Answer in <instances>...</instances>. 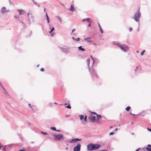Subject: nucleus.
I'll list each match as a JSON object with an SVG mask.
<instances>
[{"mask_svg": "<svg viewBox=\"0 0 151 151\" xmlns=\"http://www.w3.org/2000/svg\"><path fill=\"white\" fill-rule=\"evenodd\" d=\"M101 147L100 145L90 143L87 146V150L89 151L98 150Z\"/></svg>", "mask_w": 151, "mask_h": 151, "instance_id": "f257e3e1", "label": "nucleus"}, {"mask_svg": "<svg viewBox=\"0 0 151 151\" xmlns=\"http://www.w3.org/2000/svg\"><path fill=\"white\" fill-rule=\"evenodd\" d=\"M141 17V13L140 12L139 9H138L134 14L132 19L137 22H139L140 19Z\"/></svg>", "mask_w": 151, "mask_h": 151, "instance_id": "f03ea898", "label": "nucleus"}, {"mask_svg": "<svg viewBox=\"0 0 151 151\" xmlns=\"http://www.w3.org/2000/svg\"><path fill=\"white\" fill-rule=\"evenodd\" d=\"M86 62L87 63V65L88 66V67L89 68V70L90 72L93 75L94 74H95L96 77L97 76V75L96 74V73H95L94 70L93 69H91L89 68V64L90 63V60L89 59H88L87 60Z\"/></svg>", "mask_w": 151, "mask_h": 151, "instance_id": "7ed1b4c3", "label": "nucleus"}, {"mask_svg": "<svg viewBox=\"0 0 151 151\" xmlns=\"http://www.w3.org/2000/svg\"><path fill=\"white\" fill-rule=\"evenodd\" d=\"M55 139L56 140L60 141L61 139H63V136L62 134H59L56 135H54Z\"/></svg>", "mask_w": 151, "mask_h": 151, "instance_id": "20e7f679", "label": "nucleus"}, {"mask_svg": "<svg viewBox=\"0 0 151 151\" xmlns=\"http://www.w3.org/2000/svg\"><path fill=\"white\" fill-rule=\"evenodd\" d=\"M121 49L124 52H126L129 50V47H128L125 44L122 45Z\"/></svg>", "mask_w": 151, "mask_h": 151, "instance_id": "39448f33", "label": "nucleus"}, {"mask_svg": "<svg viewBox=\"0 0 151 151\" xmlns=\"http://www.w3.org/2000/svg\"><path fill=\"white\" fill-rule=\"evenodd\" d=\"M60 49L62 51L65 53L68 52L69 50L70 49V47H60Z\"/></svg>", "mask_w": 151, "mask_h": 151, "instance_id": "423d86ee", "label": "nucleus"}, {"mask_svg": "<svg viewBox=\"0 0 151 151\" xmlns=\"http://www.w3.org/2000/svg\"><path fill=\"white\" fill-rule=\"evenodd\" d=\"M81 145L80 144H78L73 149V151H80Z\"/></svg>", "mask_w": 151, "mask_h": 151, "instance_id": "0eeeda50", "label": "nucleus"}, {"mask_svg": "<svg viewBox=\"0 0 151 151\" xmlns=\"http://www.w3.org/2000/svg\"><path fill=\"white\" fill-rule=\"evenodd\" d=\"M9 9H6L5 7H3L2 8L1 12L3 14L5 13L8 12H9Z\"/></svg>", "mask_w": 151, "mask_h": 151, "instance_id": "6e6552de", "label": "nucleus"}, {"mask_svg": "<svg viewBox=\"0 0 151 151\" xmlns=\"http://www.w3.org/2000/svg\"><path fill=\"white\" fill-rule=\"evenodd\" d=\"M81 139H79L78 138L73 139L70 141L69 143H73L76 142L78 141H81Z\"/></svg>", "mask_w": 151, "mask_h": 151, "instance_id": "1a4fd4ad", "label": "nucleus"}, {"mask_svg": "<svg viewBox=\"0 0 151 151\" xmlns=\"http://www.w3.org/2000/svg\"><path fill=\"white\" fill-rule=\"evenodd\" d=\"M89 119L91 122H93L95 121L96 117L93 116H91L89 117Z\"/></svg>", "mask_w": 151, "mask_h": 151, "instance_id": "9d476101", "label": "nucleus"}, {"mask_svg": "<svg viewBox=\"0 0 151 151\" xmlns=\"http://www.w3.org/2000/svg\"><path fill=\"white\" fill-rule=\"evenodd\" d=\"M29 22H34L35 21V16L34 15H31L29 18Z\"/></svg>", "mask_w": 151, "mask_h": 151, "instance_id": "9b49d317", "label": "nucleus"}, {"mask_svg": "<svg viewBox=\"0 0 151 151\" xmlns=\"http://www.w3.org/2000/svg\"><path fill=\"white\" fill-rule=\"evenodd\" d=\"M17 11L19 12V15L24 14L25 13V11L23 9H17Z\"/></svg>", "mask_w": 151, "mask_h": 151, "instance_id": "f8f14e48", "label": "nucleus"}, {"mask_svg": "<svg viewBox=\"0 0 151 151\" xmlns=\"http://www.w3.org/2000/svg\"><path fill=\"white\" fill-rule=\"evenodd\" d=\"M113 44L114 45L117 46L118 47H119L120 48H121L122 45L120 44L118 42H114Z\"/></svg>", "mask_w": 151, "mask_h": 151, "instance_id": "ddd939ff", "label": "nucleus"}, {"mask_svg": "<svg viewBox=\"0 0 151 151\" xmlns=\"http://www.w3.org/2000/svg\"><path fill=\"white\" fill-rule=\"evenodd\" d=\"M56 18H57L58 21L60 23H61L62 21V19L59 16H58L56 17Z\"/></svg>", "mask_w": 151, "mask_h": 151, "instance_id": "4468645a", "label": "nucleus"}, {"mask_svg": "<svg viewBox=\"0 0 151 151\" xmlns=\"http://www.w3.org/2000/svg\"><path fill=\"white\" fill-rule=\"evenodd\" d=\"M2 91L6 95V94H8L7 93V92L6 90L5 89V88L3 86H2Z\"/></svg>", "mask_w": 151, "mask_h": 151, "instance_id": "2eb2a0df", "label": "nucleus"}, {"mask_svg": "<svg viewBox=\"0 0 151 151\" xmlns=\"http://www.w3.org/2000/svg\"><path fill=\"white\" fill-rule=\"evenodd\" d=\"M75 10V9L74 8L73 6H72V5H71L70 6V11H71V12H74Z\"/></svg>", "mask_w": 151, "mask_h": 151, "instance_id": "dca6fc26", "label": "nucleus"}, {"mask_svg": "<svg viewBox=\"0 0 151 151\" xmlns=\"http://www.w3.org/2000/svg\"><path fill=\"white\" fill-rule=\"evenodd\" d=\"M97 119L96 121L98 122L101 118V116L100 115H98V114L96 115Z\"/></svg>", "mask_w": 151, "mask_h": 151, "instance_id": "f3484780", "label": "nucleus"}, {"mask_svg": "<svg viewBox=\"0 0 151 151\" xmlns=\"http://www.w3.org/2000/svg\"><path fill=\"white\" fill-rule=\"evenodd\" d=\"M82 46H80L78 47V50L82 51H84L85 50V49L82 48Z\"/></svg>", "mask_w": 151, "mask_h": 151, "instance_id": "a211bd4d", "label": "nucleus"}, {"mask_svg": "<svg viewBox=\"0 0 151 151\" xmlns=\"http://www.w3.org/2000/svg\"><path fill=\"white\" fill-rule=\"evenodd\" d=\"M91 39V37L87 38L84 39V40L85 41H86L88 42H91V41L89 40Z\"/></svg>", "mask_w": 151, "mask_h": 151, "instance_id": "6ab92c4d", "label": "nucleus"}, {"mask_svg": "<svg viewBox=\"0 0 151 151\" xmlns=\"http://www.w3.org/2000/svg\"><path fill=\"white\" fill-rule=\"evenodd\" d=\"M98 24L99 26V29H100V31L101 32V33L103 34V30H102V29L101 28V25L99 24V23H98Z\"/></svg>", "mask_w": 151, "mask_h": 151, "instance_id": "aec40b11", "label": "nucleus"}, {"mask_svg": "<svg viewBox=\"0 0 151 151\" xmlns=\"http://www.w3.org/2000/svg\"><path fill=\"white\" fill-rule=\"evenodd\" d=\"M72 38L73 40H75L76 41H79L80 40V39L79 38H77L75 39V38H74V37H72Z\"/></svg>", "mask_w": 151, "mask_h": 151, "instance_id": "412c9836", "label": "nucleus"}, {"mask_svg": "<svg viewBox=\"0 0 151 151\" xmlns=\"http://www.w3.org/2000/svg\"><path fill=\"white\" fill-rule=\"evenodd\" d=\"M130 108H131L129 106H128L125 109L127 111H129Z\"/></svg>", "mask_w": 151, "mask_h": 151, "instance_id": "4be33fe9", "label": "nucleus"}, {"mask_svg": "<svg viewBox=\"0 0 151 151\" xmlns=\"http://www.w3.org/2000/svg\"><path fill=\"white\" fill-rule=\"evenodd\" d=\"M79 116L81 120H82L84 118V116L83 115H79Z\"/></svg>", "mask_w": 151, "mask_h": 151, "instance_id": "5701e85b", "label": "nucleus"}, {"mask_svg": "<svg viewBox=\"0 0 151 151\" xmlns=\"http://www.w3.org/2000/svg\"><path fill=\"white\" fill-rule=\"evenodd\" d=\"M50 129L52 130H54V131L56 130V128L54 127H51Z\"/></svg>", "mask_w": 151, "mask_h": 151, "instance_id": "b1692460", "label": "nucleus"}, {"mask_svg": "<svg viewBox=\"0 0 151 151\" xmlns=\"http://www.w3.org/2000/svg\"><path fill=\"white\" fill-rule=\"evenodd\" d=\"M14 18H15V19H17L19 18V16H18L17 15H15L14 16Z\"/></svg>", "mask_w": 151, "mask_h": 151, "instance_id": "393cba45", "label": "nucleus"}, {"mask_svg": "<svg viewBox=\"0 0 151 151\" xmlns=\"http://www.w3.org/2000/svg\"><path fill=\"white\" fill-rule=\"evenodd\" d=\"M91 19L90 18H88L86 19V21L88 22H89V23L90 22V21Z\"/></svg>", "mask_w": 151, "mask_h": 151, "instance_id": "a878e982", "label": "nucleus"}, {"mask_svg": "<svg viewBox=\"0 0 151 151\" xmlns=\"http://www.w3.org/2000/svg\"><path fill=\"white\" fill-rule=\"evenodd\" d=\"M41 134H43V135H47L48 134L47 133H46L43 132L41 131Z\"/></svg>", "mask_w": 151, "mask_h": 151, "instance_id": "bb28decb", "label": "nucleus"}, {"mask_svg": "<svg viewBox=\"0 0 151 151\" xmlns=\"http://www.w3.org/2000/svg\"><path fill=\"white\" fill-rule=\"evenodd\" d=\"M146 149L147 151H151V148L148 147H146Z\"/></svg>", "mask_w": 151, "mask_h": 151, "instance_id": "cd10ccee", "label": "nucleus"}, {"mask_svg": "<svg viewBox=\"0 0 151 151\" xmlns=\"http://www.w3.org/2000/svg\"><path fill=\"white\" fill-rule=\"evenodd\" d=\"M145 52V50H144L141 53V55H143L144 53Z\"/></svg>", "mask_w": 151, "mask_h": 151, "instance_id": "c85d7f7f", "label": "nucleus"}, {"mask_svg": "<svg viewBox=\"0 0 151 151\" xmlns=\"http://www.w3.org/2000/svg\"><path fill=\"white\" fill-rule=\"evenodd\" d=\"M54 30V28L53 27L52 28V29L51 30V31L49 32V33H51Z\"/></svg>", "mask_w": 151, "mask_h": 151, "instance_id": "c756f323", "label": "nucleus"}, {"mask_svg": "<svg viewBox=\"0 0 151 151\" xmlns=\"http://www.w3.org/2000/svg\"><path fill=\"white\" fill-rule=\"evenodd\" d=\"M83 118H84V120L85 121H87V116H86V115Z\"/></svg>", "mask_w": 151, "mask_h": 151, "instance_id": "7c9ffc66", "label": "nucleus"}, {"mask_svg": "<svg viewBox=\"0 0 151 151\" xmlns=\"http://www.w3.org/2000/svg\"><path fill=\"white\" fill-rule=\"evenodd\" d=\"M47 20L48 23H49L50 22V19L49 17H47Z\"/></svg>", "mask_w": 151, "mask_h": 151, "instance_id": "2f4dec72", "label": "nucleus"}, {"mask_svg": "<svg viewBox=\"0 0 151 151\" xmlns=\"http://www.w3.org/2000/svg\"><path fill=\"white\" fill-rule=\"evenodd\" d=\"M66 107L68 108V109H70L71 108V106H70V105H68V106H66Z\"/></svg>", "mask_w": 151, "mask_h": 151, "instance_id": "473e14b6", "label": "nucleus"}, {"mask_svg": "<svg viewBox=\"0 0 151 151\" xmlns=\"http://www.w3.org/2000/svg\"><path fill=\"white\" fill-rule=\"evenodd\" d=\"M91 112V114H95V115H97V114L95 112Z\"/></svg>", "mask_w": 151, "mask_h": 151, "instance_id": "72a5a7b5", "label": "nucleus"}, {"mask_svg": "<svg viewBox=\"0 0 151 151\" xmlns=\"http://www.w3.org/2000/svg\"><path fill=\"white\" fill-rule=\"evenodd\" d=\"M32 1L33 2V3L36 5H37V3L35 2L34 0H32Z\"/></svg>", "mask_w": 151, "mask_h": 151, "instance_id": "f704fd0d", "label": "nucleus"}, {"mask_svg": "<svg viewBox=\"0 0 151 151\" xmlns=\"http://www.w3.org/2000/svg\"><path fill=\"white\" fill-rule=\"evenodd\" d=\"M114 134V133L113 132H111L109 134V135H113Z\"/></svg>", "mask_w": 151, "mask_h": 151, "instance_id": "c9c22d12", "label": "nucleus"}, {"mask_svg": "<svg viewBox=\"0 0 151 151\" xmlns=\"http://www.w3.org/2000/svg\"><path fill=\"white\" fill-rule=\"evenodd\" d=\"M90 57H91V59L93 60V63H94V61L93 60V58H92V56L91 55ZM93 65V64L92 65Z\"/></svg>", "mask_w": 151, "mask_h": 151, "instance_id": "e433bc0d", "label": "nucleus"}, {"mask_svg": "<svg viewBox=\"0 0 151 151\" xmlns=\"http://www.w3.org/2000/svg\"><path fill=\"white\" fill-rule=\"evenodd\" d=\"M75 29H73L72 30V32H71V35H72V34L73 33V32H74V31H75Z\"/></svg>", "mask_w": 151, "mask_h": 151, "instance_id": "4c0bfd02", "label": "nucleus"}, {"mask_svg": "<svg viewBox=\"0 0 151 151\" xmlns=\"http://www.w3.org/2000/svg\"><path fill=\"white\" fill-rule=\"evenodd\" d=\"M55 35V33H52L51 34V35L52 37L53 36Z\"/></svg>", "mask_w": 151, "mask_h": 151, "instance_id": "58836bf2", "label": "nucleus"}, {"mask_svg": "<svg viewBox=\"0 0 151 151\" xmlns=\"http://www.w3.org/2000/svg\"><path fill=\"white\" fill-rule=\"evenodd\" d=\"M40 70L41 71H43L44 70V68H42L40 69Z\"/></svg>", "mask_w": 151, "mask_h": 151, "instance_id": "ea45409f", "label": "nucleus"}, {"mask_svg": "<svg viewBox=\"0 0 151 151\" xmlns=\"http://www.w3.org/2000/svg\"><path fill=\"white\" fill-rule=\"evenodd\" d=\"M19 151H26L24 149H22L19 150Z\"/></svg>", "mask_w": 151, "mask_h": 151, "instance_id": "a19ab883", "label": "nucleus"}, {"mask_svg": "<svg viewBox=\"0 0 151 151\" xmlns=\"http://www.w3.org/2000/svg\"><path fill=\"white\" fill-rule=\"evenodd\" d=\"M132 28H131V27H130L129 28V31L130 32H131L132 31Z\"/></svg>", "mask_w": 151, "mask_h": 151, "instance_id": "79ce46f5", "label": "nucleus"}, {"mask_svg": "<svg viewBox=\"0 0 151 151\" xmlns=\"http://www.w3.org/2000/svg\"><path fill=\"white\" fill-rule=\"evenodd\" d=\"M88 27H91V22H90L89 23V24L88 25Z\"/></svg>", "mask_w": 151, "mask_h": 151, "instance_id": "37998d69", "label": "nucleus"}, {"mask_svg": "<svg viewBox=\"0 0 151 151\" xmlns=\"http://www.w3.org/2000/svg\"><path fill=\"white\" fill-rule=\"evenodd\" d=\"M20 22L22 24L25 25V24H24V22H23V21H21Z\"/></svg>", "mask_w": 151, "mask_h": 151, "instance_id": "c03bdc74", "label": "nucleus"}, {"mask_svg": "<svg viewBox=\"0 0 151 151\" xmlns=\"http://www.w3.org/2000/svg\"><path fill=\"white\" fill-rule=\"evenodd\" d=\"M137 68H138V67H136V69H135L134 70V71H136V70H137Z\"/></svg>", "mask_w": 151, "mask_h": 151, "instance_id": "a18cd8bd", "label": "nucleus"}, {"mask_svg": "<svg viewBox=\"0 0 151 151\" xmlns=\"http://www.w3.org/2000/svg\"><path fill=\"white\" fill-rule=\"evenodd\" d=\"M56 131H57L58 132H60V130H56Z\"/></svg>", "mask_w": 151, "mask_h": 151, "instance_id": "49530a36", "label": "nucleus"}, {"mask_svg": "<svg viewBox=\"0 0 151 151\" xmlns=\"http://www.w3.org/2000/svg\"><path fill=\"white\" fill-rule=\"evenodd\" d=\"M147 129H148V130H149V131H150V132H151V129L147 128Z\"/></svg>", "mask_w": 151, "mask_h": 151, "instance_id": "de8ad7c7", "label": "nucleus"}, {"mask_svg": "<svg viewBox=\"0 0 151 151\" xmlns=\"http://www.w3.org/2000/svg\"><path fill=\"white\" fill-rule=\"evenodd\" d=\"M17 20H18V22H20L21 21H20V19H19H19H17Z\"/></svg>", "mask_w": 151, "mask_h": 151, "instance_id": "09e8293b", "label": "nucleus"}, {"mask_svg": "<svg viewBox=\"0 0 151 151\" xmlns=\"http://www.w3.org/2000/svg\"><path fill=\"white\" fill-rule=\"evenodd\" d=\"M147 146L148 147H151V145H148Z\"/></svg>", "mask_w": 151, "mask_h": 151, "instance_id": "8fccbe9b", "label": "nucleus"}, {"mask_svg": "<svg viewBox=\"0 0 151 151\" xmlns=\"http://www.w3.org/2000/svg\"><path fill=\"white\" fill-rule=\"evenodd\" d=\"M29 106L30 108H32V107H31V105L30 104H29Z\"/></svg>", "mask_w": 151, "mask_h": 151, "instance_id": "3c124183", "label": "nucleus"}, {"mask_svg": "<svg viewBox=\"0 0 151 151\" xmlns=\"http://www.w3.org/2000/svg\"><path fill=\"white\" fill-rule=\"evenodd\" d=\"M68 149V147H66V148H65V150H67Z\"/></svg>", "mask_w": 151, "mask_h": 151, "instance_id": "603ef678", "label": "nucleus"}, {"mask_svg": "<svg viewBox=\"0 0 151 151\" xmlns=\"http://www.w3.org/2000/svg\"><path fill=\"white\" fill-rule=\"evenodd\" d=\"M46 17H47H47H48V15H47V14L46 12Z\"/></svg>", "mask_w": 151, "mask_h": 151, "instance_id": "864d4df0", "label": "nucleus"}, {"mask_svg": "<svg viewBox=\"0 0 151 151\" xmlns=\"http://www.w3.org/2000/svg\"><path fill=\"white\" fill-rule=\"evenodd\" d=\"M46 17H47H47H48V15H47V14L46 12Z\"/></svg>", "mask_w": 151, "mask_h": 151, "instance_id": "5fc2aeb1", "label": "nucleus"}, {"mask_svg": "<svg viewBox=\"0 0 151 151\" xmlns=\"http://www.w3.org/2000/svg\"><path fill=\"white\" fill-rule=\"evenodd\" d=\"M86 20V19H84L82 20V22H84Z\"/></svg>", "mask_w": 151, "mask_h": 151, "instance_id": "6e6d98bb", "label": "nucleus"}, {"mask_svg": "<svg viewBox=\"0 0 151 151\" xmlns=\"http://www.w3.org/2000/svg\"><path fill=\"white\" fill-rule=\"evenodd\" d=\"M140 149V148L137 149V150H135V151H138L139 149Z\"/></svg>", "mask_w": 151, "mask_h": 151, "instance_id": "4d7b16f0", "label": "nucleus"}, {"mask_svg": "<svg viewBox=\"0 0 151 151\" xmlns=\"http://www.w3.org/2000/svg\"><path fill=\"white\" fill-rule=\"evenodd\" d=\"M29 14V13H28V14H27L28 16V17H29V14Z\"/></svg>", "mask_w": 151, "mask_h": 151, "instance_id": "13d9d810", "label": "nucleus"}, {"mask_svg": "<svg viewBox=\"0 0 151 151\" xmlns=\"http://www.w3.org/2000/svg\"><path fill=\"white\" fill-rule=\"evenodd\" d=\"M2 147V146L0 145V149Z\"/></svg>", "mask_w": 151, "mask_h": 151, "instance_id": "bf43d9fd", "label": "nucleus"}, {"mask_svg": "<svg viewBox=\"0 0 151 151\" xmlns=\"http://www.w3.org/2000/svg\"><path fill=\"white\" fill-rule=\"evenodd\" d=\"M113 127H112V126H110V129H111V128H112Z\"/></svg>", "mask_w": 151, "mask_h": 151, "instance_id": "052dcab7", "label": "nucleus"}, {"mask_svg": "<svg viewBox=\"0 0 151 151\" xmlns=\"http://www.w3.org/2000/svg\"><path fill=\"white\" fill-rule=\"evenodd\" d=\"M130 114H131L133 115L134 116V115H134V114H132L131 113H130Z\"/></svg>", "mask_w": 151, "mask_h": 151, "instance_id": "680f3d73", "label": "nucleus"}, {"mask_svg": "<svg viewBox=\"0 0 151 151\" xmlns=\"http://www.w3.org/2000/svg\"><path fill=\"white\" fill-rule=\"evenodd\" d=\"M139 28H138L137 29V32H139Z\"/></svg>", "mask_w": 151, "mask_h": 151, "instance_id": "e2e57ef3", "label": "nucleus"}, {"mask_svg": "<svg viewBox=\"0 0 151 151\" xmlns=\"http://www.w3.org/2000/svg\"><path fill=\"white\" fill-rule=\"evenodd\" d=\"M118 129L117 128H116L115 129V131H117Z\"/></svg>", "mask_w": 151, "mask_h": 151, "instance_id": "0e129e2a", "label": "nucleus"}, {"mask_svg": "<svg viewBox=\"0 0 151 151\" xmlns=\"http://www.w3.org/2000/svg\"><path fill=\"white\" fill-rule=\"evenodd\" d=\"M64 104V105H67V103H65Z\"/></svg>", "mask_w": 151, "mask_h": 151, "instance_id": "69168bd1", "label": "nucleus"}, {"mask_svg": "<svg viewBox=\"0 0 151 151\" xmlns=\"http://www.w3.org/2000/svg\"><path fill=\"white\" fill-rule=\"evenodd\" d=\"M45 8L44 9V11L45 12Z\"/></svg>", "mask_w": 151, "mask_h": 151, "instance_id": "338daca9", "label": "nucleus"}, {"mask_svg": "<svg viewBox=\"0 0 151 151\" xmlns=\"http://www.w3.org/2000/svg\"><path fill=\"white\" fill-rule=\"evenodd\" d=\"M54 104H57V103H56V102H55L54 103Z\"/></svg>", "mask_w": 151, "mask_h": 151, "instance_id": "774afa93", "label": "nucleus"}]
</instances>
